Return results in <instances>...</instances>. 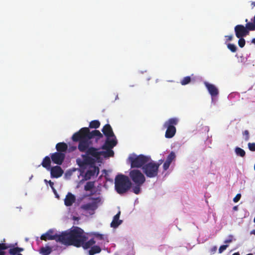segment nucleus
<instances>
[{"instance_id": "39", "label": "nucleus", "mask_w": 255, "mask_h": 255, "mask_svg": "<svg viewBox=\"0 0 255 255\" xmlns=\"http://www.w3.org/2000/svg\"><path fill=\"white\" fill-rule=\"evenodd\" d=\"M233 237L232 235L229 236V239L224 241L225 243H230L232 242Z\"/></svg>"}, {"instance_id": "16", "label": "nucleus", "mask_w": 255, "mask_h": 255, "mask_svg": "<svg viewBox=\"0 0 255 255\" xmlns=\"http://www.w3.org/2000/svg\"><path fill=\"white\" fill-rule=\"evenodd\" d=\"M175 158L176 155L175 152L171 151L168 155L166 160L163 165V168L164 170H167L169 168L171 162L175 159Z\"/></svg>"}, {"instance_id": "19", "label": "nucleus", "mask_w": 255, "mask_h": 255, "mask_svg": "<svg viewBox=\"0 0 255 255\" xmlns=\"http://www.w3.org/2000/svg\"><path fill=\"white\" fill-rule=\"evenodd\" d=\"M121 214V212L119 211L113 218V221L111 223V227L114 228H117L121 225L123 221L119 219Z\"/></svg>"}, {"instance_id": "28", "label": "nucleus", "mask_w": 255, "mask_h": 255, "mask_svg": "<svg viewBox=\"0 0 255 255\" xmlns=\"http://www.w3.org/2000/svg\"><path fill=\"white\" fill-rule=\"evenodd\" d=\"M100 123L98 120H94L91 121L89 124V128H99Z\"/></svg>"}, {"instance_id": "2", "label": "nucleus", "mask_w": 255, "mask_h": 255, "mask_svg": "<svg viewBox=\"0 0 255 255\" xmlns=\"http://www.w3.org/2000/svg\"><path fill=\"white\" fill-rule=\"evenodd\" d=\"M88 234L78 227H74L69 230L61 234V243L65 246H73L77 248L82 247L84 249H88L95 245L94 239L88 241Z\"/></svg>"}, {"instance_id": "36", "label": "nucleus", "mask_w": 255, "mask_h": 255, "mask_svg": "<svg viewBox=\"0 0 255 255\" xmlns=\"http://www.w3.org/2000/svg\"><path fill=\"white\" fill-rule=\"evenodd\" d=\"M243 135H244L245 136V140L246 141H248V140H249L250 135H249V131L248 130H245L243 132Z\"/></svg>"}, {"instance_id": "48", "label": "nucleus", "mask_w": 255, "mask_h": 255, "mask_svg": "<svg viewBox=\"0 0 255 255\" xmlns=\"http://www.w3.org/2000/svg\"><path fill=\"white\" fill-rule=\"evenodd\" d=\"M252 4L253 5V6H255V2H253Z\"/></svg>"}, {"instance_id": "20", "label": "nucleus", "mask_w": 255, "mask_h": 255, "mask_svg": "<svg viewBox=\"0 0 255 255\" xmlns=\"http://www.w3.org/2000/svg\"><path fill=\"white\" fill-rule=\"evenodd\" d=\"M67 144L63 142H59L56 145V149L57 152L63 153L67 150Z\"/></svg>"}, {"instance_id": "46", "label": "nucleus", "mask_w": 255, "mask_h": 255, "mask_svg": "<svg viewBox=\"0 0 255 255\" xmlns=\"http://www.w3.org/2000/svg\"><path fill=\"white\" fill-rule=\"evenodd\" d=\"M232 255H240V254L239 252H237V253H235Z\"/></svg>"}, {"instance_id": "14", "label": "nucleus", "mask_w": 255, "mask_h": 255, "mask_svg": "<svg viewBox=\"0 0 255 255\" xmlns=\"http://www.w3.org/2000/svg\"><path fill=\"white\" fill-rule=\"evenodd\" d=\"M107 138V140H106L104 144L102 146L101 148H113L117 145V141L115 136V137Z\"/></svg>"}, {"instance_id": "45", "label": "nucleus", "mask_w": 255, "mask_h": 255, "mask_svg": "<svg viewBox=\"0 0 255 255\" xmlns=\"http://www.w3.org/2000/svg\"><path fill=\"white\" fill-rule=\"evenodd\" d=\"M71 150L73 151V150H75L76 149V146H72V147H71Z\"/></svg>"}, {"instance_id": "29", "label": "nucleus", "mask_w": 255, "mask_h": 255, "mask_svg": "<svg viewBox=\"0 0 255 255\" xmlns=\"http://www.w3.org/2000/svg\"><path fill=\"white\" fill-rule=\"evenodd\" d=\"M94 187V182L89 181L86 183L84 186V189L86 191H90Z\"/></svg>"}, {"instance_id": "24", "label": "nucleus", "mask_w": 255, "mask_h": 255, "mask_svg": "<svg viewBox=\"0 0 255 255\" xmlns=\"http://www.w3.org/2000/svg\"><path fill=\"white\" fill-rule=\"evenodd\" d=\"M52 252V248L49 246L43 247L39 250V253L42 255H49Z\"/></svg>"}, {"instance_id": "6", "label": "nucleus", "mask_w": 255, "mask_h": 255, "mask_svg": "<svg viewBox=\"0 0 255 255\" xmlns=\"http://www.w3.org/2000/svg\"><path fill=\"white\" fill-rule=\"evenodd\" d=\"M179 122V119L177 118H172L168 119L166 121L163 127L166 128V130L165 133V137L167 138H170L173 137L176 132L175 126H176Z\"/></svg>"}, {"instance_id": "8", "label": "nucleus", "mask_w": 255, "mask_h": 255, "mask_svg": "<svg viewBox=\"0 0 255 255\" xmlns=\"http://www.w3.org/2000/svg\"><path fill=\"white\" fill-rule=\"evenodd\" d=\"M92 202L88 203L81 205V208L83 210L89 211V213L93 215L95 213V211L99 207L101 202V199L100 197L96 198H91Z\"/></svg>"}, {"instance_id": "12", "label": "nucleus", "mask_w": 255, "mask_h": 255, "mask_svg": "<svg viewBox=\"0 0 255 255\" xmlns=\"http://www.w3.org/2000/svg\"><path fill=\"white\" fill-rule=\"evenodd\" d=\"M236 36L237 38L244 37L249 34L247 28L242 24L237 25L234 28Z\"/></svg>"}, {"instance_id": "9", "label": "nucleus", "mask_w": 255, "mask_h": 255, "mask_svg": "<svg viewBox=\"0 0 255 255\" xmlns=\"http://www.w3.org/2000/svg\"><path fill=\"white\" fill-rule=\"evenodd\" d=\"M129 176L135 184L138 185H142L145 181L144 175L137 169L131 170L129 172Z\"/></svg>"}, {"instance_id": "52", "label": "nucleus", "mask_w": 255, "mask_h": 255, "mask_svg": "<svg viewBox=\"0 0 255 255\" xmlns=\"http://www.w3.org/2000/svg\"><path fill=\"white\" fill-rule=\"evenodd\" d=\"M254 222L255 223V218H254Z\"/></svg>"}, {"instance_id": "7", "label": "nucleus", "mask_w": 255, "mask_h": 255, "mask_svg": "<svg viewBox=\"0 0 255 255\" xmlns=\"http://www.w3.org/2000/svg\"><path fill=\"white\" fill-rule=\"evenodd\" d=\"M83 160L81 159H77V163L78 164V165L81 167V168H85L86 166L89 165V169L87 170L85 174V178L86 180H89L92 177L95 176V175H98L99 173V168L98 167L96 166L95 165V163L94 164H83L82 166L80 165L81 164L80 161H81Z\"/></svg>"}, {"instance_id": "40", "label": "nucleus", "mask_w": 255, "mask_h": 255, "mask_svg": "<svg viewBox=\"0 0 255 255\" xmlns=\"http://www.w3.org/2000/svg\"><path fill=\"white\" fill-rule=\"evenodd\" d=\"M217 250V247L216 246H214L212 248H211L210 252L212 254H215Z\"/></svg>"}, {"instance_id": "44", "label": "nucleus", "mask_w": 255, "mask_h": 255, "mask_svg": "<svg viewBox=\"0 0 255 255\" xmlns=\"http://www.w3.org/2000/svg\"><path fill=\"white\" fill-rule=\"evenodd\" d=\"M251 234H253V235H255V229L252 230L251 232Z\"/></svg>"}, {"instance_id": "33", "label": "nucleus", "mask_w": 255, "mask_h": 255, "mask_svg": "<svg viewBox=\"0 0 255 255\" xmlns=\"http://www.w3.org/2000/svg\"><path fill=\"white\" fill-rule=\"evenodd\" d=\"M135 184V186L134 187H133L132 188V190H133V192L135 194H138L140 192V186L141 185H138V184Z\"/></svg>"}, {"instance_id": "15", "label": "nucleus", "mask_w": 255, "mask_h": 255, "mask_svg": "<svg viewBox=\"0 0 255 255\" xmlns=\"http://www.w3.org/2000/svg\"><path fill=\"white\" fill-rule=\"evenodd\" d=\"M63 173V170L59 166H55L51 168L50 174L52 178H59L61 177Z\"/></svg>"}, {"instance_id": "21", "label": "nucleus", "mask_w": 255, "mask_h": 255, "mask_svg": "<svg viewBox=\"0 0 255 255\" xmlns=\"http://www.w3.org/2000/svg\"><path fill=\"white\" fill-rule=\"evenodd\" d=\"M11 246L9 250L8 251V253L11 255H16L24 251V249L19 247H14L12 245H10Z\"/></svg>"}, {"instance_id": "35", "label": "nucleus", "mask_w": 255, "mask_h": 255, "mask_svg": "<svg viewBox=\"0 0 255 255\" xmlns=\"http://www.w3.org/2000/svg\"><path fill=\"white\" fill-rule=\"evenodd\" d=\"M249 149L252 151H255V143L249 142L248 144Z\"/></svg>"}, {"instance_id": "17", "label": "nucleus", "mask_w": 255, "mask_h": 255, "mask_svg": "<svg viewBox=\"0 0 255 255\" xmlns=\"http://www.w3.org/2000/svg\"><path fill=\"white\" fill-rule=\"evenodd\" d=\"M103 134L107 137H115V134L111 126L109 124H106L104 126L102 130Z\"/></svg>"}, {"instance_id": "37", "label": "nucleus", "mask_w": 255, "mask_h": 255, "mask_svg": "<svg viewBox=\"0 0 255 255\" xmlns=\"http://www.w3.org/2000/svg\"><path fill=\"white\" fill-rule=\"evenodd\" d=\"M228 245H222L221 246H220V247L219 248V254L222 253L225 250H226V249L228 248Z\"/></svg>"}, {"instance_id": "32", "label": "nucleus", "mask_w": 255, "mask_h": 255, "mask_svg": "<svg viewBox=\"0 0 255 255\" xmlns=\"http://www.w3.org/2000/svg\"><path fill=\"white\" fill-rule=\"evenodd\" d=\"M93 236H94L96 238L100 240H105V236L103 234L98 233H93L92 234Z\"/></svg>"}, {"instance_id": "51", "label": "nucleus", "mask_w": 255, "mask_h": 255, "mask_svg": "<svg viewBox=\"0 0 255 255\" xmlns=\"http://www.w3.org/2000/svg\"><path fill=\"white\" fill-rule=\"evenodd\" d=\"M22 255V254H19H19H17V255Z\"/></svg>"}, {"instance_id": "26", "label": "nucleus", "mask_w": 255, "mask_h": 255, "mask_svg": "<svg viewBox=\"0 0 255 255\" xmlns=\"http://www.w3.org/2000/svg\"><path fill=\"white\" fill-rule=\"evenodd\" d=\"M245 21L247 22V24L245 27L247 28L248 32L255 30V23L254 22L253 23L251 22H248V19H246Z\"/></svg>"}, {"instance_id": "13", "label": "nucleus", "mask_w": 255, "mask_h": 255, "mask_svg": "<svg viewBox=\"0 0 255 255\" xmlns=\"http://www.w3.org/2000/svg\"><path fill=\"white\" fill-rule=\"evenodd\" d=\"M204 85L212 97H215L218 96L219 94V90L214 85L207 82H205Z\"/></svg>"}, {"instance_id": "38", "label": "nucleus", "mask_w": 255, "mask_h": 255, "mask_svg": "<svg viewBox=\"0 0 255 255\" xmlns=\"http://www.w3.org/2000/svg\"><path fill=\"white\" fill-rule=\"evenodd\" d=\"M241 194H237L236 196L234 198L233 201L235 203L238 202L241 199Z\"/></svg>"}, {"instance_id": "11", "label": "nucleus", "mask_w": 255, "mask_h": 255, "mask_svg": "<svg viewBox=\"0 0 255 255\" xmlns=\"http://www.w3.org/2000/svg\"><path fill=\"white\" fill-rule=\"evenodd\" d=\"M51 158L52 162L57 165H61L65 158L64 153L55 152L51 154Z\"/></svg>"}, {"instance_id": "49", "label": "nucleus", "mask_w": 255, "mask_h": 255, "mask_svg": "<svg viewBox=\"0 0 255 255\" xmlns=\"http://www.w3.org/2000/svg\"><path fill=\"white\" fill-rule=\"evenodd\" d=\"M44 182H48V181L46 179H45V180H44Z\"/></svg>"}, {"instance_id": "23", "label": "nucleus", "mask_w": 255, "mask_h": 255, "mask_svg": "<svg viewBox=\"0 0 255 255\" xmlns=\"http://www.w3.org/2000/svg\"><path fill=\"white\" fill-rule=\"evenodd\" d=\"M89 249V255H94L95 254L100 253L101 252V249L98 246H94L93 245Z\"/></svg>"}, {"instance_id": "25", "label": "nucleus", "mask_w": 255, "mask_h": 255, "mask_svg": "<svg viewBox=\"0 0 255 255\" xmlns=\"http://www.w3.org/2000/svg\"><path fill=\"white\" fill-rule=\"evenodd\" d=\"M10 245L3 243H0V255H5V250L10 248Z\"/></svg>"}, {"instance_id": "43", "label": "nucleus", "mask_w": 255, "mask_h": 255, "mask_svg": "<svg viewBox=\"0 0 255 255\" xmlns=\"http://www.w3.org/2000/svg\"><path fill=\"white\" fill-rule=\"evenodd\" d=\"M238 209V207L237 206H235L233 207V210L234 211H237Z\"/></svg>"}, {"instance_id": "34", "label": "nucleus", "mask_w": 255, "mask_h": 255, "mask_svg": "<svg viewBox=\"0 0 255 255\" xmlns=\"http://www.w3.org/2000/svg\"><path fill=\"white\" fill-rule=\"evenodd\" d=\"M238 38L239 39L238 40L239 46L241 48L244 47L246 44V41H245V39H244L243 37H240V38Z\"/></svg>"}, {"instance_id": "5", "label": "nucleus", "mask_w": 255, "mask_h": 255, "mask_svg": "<svg viewBox=\"0 0 255 255\" xmlns=\"http://www.w3.org/2000/svg\"><path fill=\"white\" fill-rule=\"evenodd\" d=\"M159 161L160 163H157L153 161H149L143 166V172L147 177L153 178L158 175V168L162 160H160Z\"/></svg>"}, {"instance_id": "1", "label": "nucleus", "mask_w": 255, "mask_h": 255, "mask_svg": "<svg viewBox=\"0 0 255 255\" xmlns=\"http://www.w3.org/2000/svg\"><path fill=\"white\" fill-rule=\"evenodd\" d=\"M102 137L103 135L99 130H94L90 131L88 128H83L74 133L72 137V140L75 142L79 141V150L85 153V154L82 155L83 160L80 161V165L92 164L96 161H100L101 155L105 158L114 156V152L112 150V148H102L106 151H99V148L92 146L91 139L96 138L97 141Z\"/></svg>"}, {"instance_id": "42", "label": "nucleus", "mask_w": 255, "mask_h": 255, "mask_svg": "<svg viewBox=\"0 0 255 255\" xmlns=\"http://www.w3.org/2000/svg\"><path fill=\"white\" fill-rule=\"evenodd\" d=\"M48 183L49 184L50 186L53 189V190L54 191H55V189L54 188V183L53 182H52L51 180H49L48 181Z\"/></svg>"}, {"instance_id": "18", "label": "nucleus", "mask_w": 255, "mask_h": 255, "mask_svg": "<svg viewBox=\"0 0 255 255\" xmlns=\"http://www.w3.org/2000/svg\"><path fill=\"white\" fill-rule=\"evenodd\" d=\"M75 196L71 193L69 192L64 199V204L66 206H71L75 202Z\"/></svg>"}, {"instance_id": "47", "label": "nucleus", "mask_w": 255, "mask_h": 255, "mask_svg": "<svg viewBox=\"0 0 255 255\" xmlns=\"http://www.w3.org/2000/svg\"><path fill=\"white\" fill-rule=\"evenodd\" d=\"M252 42L253 43L255 44V38H253V39H252Z\"/></svg>"}, {"instance_id": "22", "label": "nucleus", "mask_w": 255, "mask_h": 255, "mask_svg": "<svg viewBox=\"0 0 255 255\" xmlns=\"http://www.w3.org/2000/svg\"><path fill=\"white\" fill-rule=\"evenodd\" d=\"M41 164L44 168H45L48 170L50 169L51 166L50 158L48 156H45L43 158Z\"/></svg>"}, {"instance_id": "41", "label": "nucleus", "mask_w": 255, "mask_h": 255, "mask_svg": "<svg viewBox=\"0 0 255 255\" xmlns=\"http://www.w3.org/2000/svg\"><path fill=\"white\" fill-rule=\"evenodd\" d=\"M225 37L226 38V41H230L233 40V35H226Z\"/></svg>"}, {"instance_id": "10", "label": "nucleus", "mask_w": 255, "mask_h": 255, "mask_svg": "<svg viewBox=\"0 0 255 255\" xmlns=\"http://www.w3.org/2000/svg\"><path fill=\"white\" fill-rule=\"evenodd\" d=\"M54 231L52 229L49 230L46 233L43 234L40 237L42 240L46 241L47 240H55L57 242H59L61 243V234L58 235L57 234H53Z\"/></svg>"}, {"instance_id": "3", "label": "nucleus", "mask_w": 255, "mask_h": 255, "mask_svg": "<svg viewBox=\"0 0 255 255\" xmlns=\"http://www.w3.org/2000/svg\"><path fill=\"white\" fill-rule=\"evenodd\" d=\"M115 180V190L120 194L126 193L130 188L131 182L128 177L125 175H117Z\"/></svg>"}, {"instance_id": "30", "label": "nucleus", "mask_w": 255, "mask_h": 255, "mask_svg": "<svg viewBox=\"0 0 255 255\" xmlns=\"http://www.w3.org/2000/svg\"><path fill=\"white\" fill-rule=\"evenodd\" d=\"M191 82V78L190 76H186L183 78L181 81L180 83L182 85H185L189 84Z\"/></svg>"}, {"instance_id": "31", "label": "nucleus", "mask_w": 255, "mask_h": 255, "mask_svg": "<svg viewBox=\"0 0 255 255\" xmlns=\"http://www.w3.org/2000/svg\"><path fill=\"white\" fill-rule=\"evenodd\" d=\"M227 47L232 52H236L237 51V47L234 44H231V43L228 44Z\"/></svg>"}, {"instance_id": "27", "label": "nucleus", "mask_w": 255, "mask_h": 255, "mask_svg": "<svg viewBox=\"0 0 255 255\" xmlns=\"http://www.w3.org/2000/svg\"><path fill=\"white\" fill-rule=\"evenodd\" d=\"M235 151L237 155H239L242 157H244L246 155V152L245 151V150L239 147H236Z\"/></svg>"}, {"instance_id": "50", "label": "nucleus", "mask_w": 255, "mask_h": 255, "mask_svg": "<svg viewBox=\"0 0 255 255\" xmlns=\"http://www.w3.org/2000/svg\"><path fill=\"white\" fill-rule=\"evenodd\" d=\"M246 255H253L252 254H247Z\"/></svg>"}, {"instance_id": "4", "label": "nucleus", "mask_w": 255, "mask_h": 255, "mask_svg": "<svg viewBox=\"0 0 255 255\" xmlns=\"http://www.w3.org/2000/svg\"><path fill=\"white\" fill-rule=\"evenodd\" d=\"M128 160L130 162L131 168H142L151 160V158L150 156L143 154L136 155L132 154L128 157Z\"/></svg>"}]
</instances>
